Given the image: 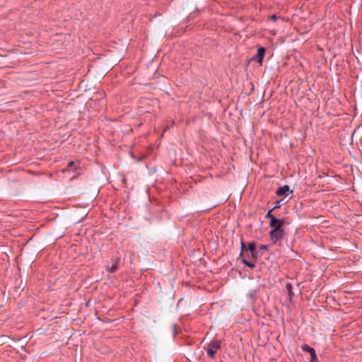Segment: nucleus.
<instances>
[{"label":"nucleus","mask_w":362,"mask_h":362,"mask_svg":"<svg viewBox=\"0 0 362 362\" xmlns=\"http://www.w3.org/2000/svg\"><path fill=\"white\" fill-rule=\"evenodd\" d=\"M242 262H243V263L245 265H246V266H247V267H250V268H254V267H255V263H253V262H251V261H248V260L246 259V257H243V258H242Z\"/></svg>","instance_id":"nucleus-10"},{"label":"nucleus","mask_w":362,"mask_h":362,"mask_svg":"<svg viewBox=\"0 0 362 362\" xmlns=\"http://www.w3.org/2000/svg\"><path fill=\"white\" fill-rule=\"evenodd\" d=\"M118 269H119V266H118L117 262L114 263L111 266L106 267V270L111 273H114Z\"/></svg>","instance_id":"nucleus-9"},{"label":"nucleus","mask_w":362,"mask_h":362,"mask_svg":"<svg viewBox=\"0 0 362 362\" xmlns=\"http://www.w3.org/2000/svg\"><path fill=\"white\" fill-rule=\"evenodd\" d=\"M269 235L272 243L276 244L284 238V230H270Z\"/></svg>","instance_id":"nucleus-2"},{"label":"nucleus","mask_w":362,"mask_h":362,"mask_svg":"<svg viewBox=\"0 0 362 362\" xmlns=\"http://www.w3.org/2000/svg\"><path fill=\"white\" fill-rule=\"evenodd\" d=\"M274 211V210H272V209H269V210L267 211V213L266 214V215H265V217H266L267 218L269 219V220H270V221H271L272 219H277V218H276V217L272 214V211Z\"/></svg>","instance_id":"nucleus-12"},{"label":"nucleus","mask_w":362,"mask_h":362,"mask_svg":"<svg viewBox=\"0 0 362 362\" xmlns=\"http://www.w3.org/2000/svg\"><path fill=\"white\" fill-rule=\"evenodd\" d=\"M310 362H318V358L317 354H315L314 356H310Z\"/></svg>","instance_id":"nucleus-17"},{"label":"nucleus","mask_w":362,"mask_h":362,"mask_svg":"<svg viewBox=\"0 0 362 362\" xmlns=\"http://www.w3.org/2000/svg\"><path fill=\"white\" fill-rule=\"evenodd\" d=\"M286 223V220L284 218H277V219H272L269 222V226L272 228L271 230H284L283 226Z\"/></svg>","instance_id":"nucleus-3"},{"label":"nucleus","mask_w":362,"mask_h":362,"mask_svg":"<svg viewBox=\"0 0 362 362\" xmlns=\"http://www.w3.org/2000/svg\"><path fill=\"white\" fill-rule=\"evenodd\" d=\"M247 249L246 245H245L243 241H241V253L240 255V257H244L245 256V250Z\"/></svg>","instance_id":"nucleus-13"},{"label":"nucleus","mask_w":362,"mask_h":362,"mask_svg":"<svg viewBox=\"0 0 362 362\" xmlns=\"http://www.w3.org/2000/svg\"><path fill=\"white\" fill-rule=\"evenodd\" d=\"M286 289L288 295L289 300H291V298L294 296V293L293 291V285L291 283H287L286 284Z\"/></svg>","instance_id":"nucleus-7"},{"label":"nucleus","mask_w":362,"mask_h":362,"mask_svg":"<svg viewBox=\"0 0 362 362\" xmlns=\"http://www.w3.org/2000/svg\"><path fill=\"white\" fill-rule=\"evenodd\" d=\"M255 294H256V291H255V290H253V291H252L250 292V298H251L252 300L254 299Z\"/></svg>","instance_id":"nucleus-18"},{"label":"nucleus","mask_w":362,"mask_h":362,"mask_svg":"<svg viewBox=\"0 0 362 362\" xmlns=\"http://www.w3.org/2000/svg\"><path fill=\"white\" fill-rule=\"evenodd\" d=\"M221 341L217 339H214L211 341L207 346L204 347V349L206 351L208 356L213 359L216 356V354L218 349H221Z\"/></svg>","instance_id":"nucleus-1"},{"label":"nucleus","mask_w":362,"mask_h":362,"mask_svg":"<svg viewBox=\"0 0 362 362\" xmlns=\"http://www.w3.org/2000/svg\"><path fill=\"white\" fill-rule=\"evenodd\" d=\"M281 202L280 201H277L275 202V204L273 208H272V210H274V209H279L281 207Z\"/></svg>","instance_id":"nucleus-16"},{"label":"nucleus","mask_w":362,"mask_h":362,"mask_svg":"<svg viewBox=\"0 0 362 362\" xmlns=\"http://www.w3.org/2000/svg\"><path fill=\"white\" fill-rule=\"evenodd\" d=\"M293 190L290 189V187L288 185H284L283 187H280L277 189L276 192V194L277 196H286L287 197L288 195V193H292Z\"/></svg>","instance_id":"nucleus-4"},{"label":"nucleus","mask_w":362,"mask_h":362,"mask_svg":"<svg viewBox=\"0 0 362 362\" xmlns=\"http://www.w3.org/2000/svg\"><path fill=\"white\" fill-rule=\"evenodd\" d=\"M254 252L256 251V243L255 242H250L248 243L247 249L245 250L246 253L252 252L253 255Z\"/></svg>","instance_id":"nucleus-8"},{"label":"nucleus","mask_w":362,"mask_h":362,"mask_svg":"<svg viewBox=\"0 0 362 362\" xmlns=\"http://www.w3.org/2000/svg\"><path fill=\"white\" fill-rule=\"evenodd\" d=\"M301 349L303 351L309 353L310 354V356L316 354L315 350L313 347L308 346V344H303L301 346Z\"/></svg>","instance_id":"nucleus-6"},{"label":"nucleus","mask_w":362,"mask_h":362,"mask_svg":"<svg viewBox=\"0 0 362 362\" xmlns=\"http://www.w3.org/2000/svg\"><path fill=\"white\" fill-rule=\"evenodd\" d=\"M261 248H262V250H267V245H261Z\"/></svg>","instance_id":"nucleus-19"},{"label":"nucleus","mask_w":362,"mask_h":362,"mask_svg":"<svg viewBox=\"0 0 362 362\" xmlns=\"http://www.w3.org/2000/svg\"><path fill=\"white\" fill-rule=\"evenodd\" d=\"M265 51H266L265 48L263 47H261L258 49L257 53L255 56V58L257 59L258 63H259L260 64H262V62L263 61Z\"/></svg>","instance_id":"nucleus-5"},{"label":"nucleus","mask_w":362,"mask_h":362,"mask_svg":"<svg viewBox=\"0 0 362 362\" xmlns=\"http://www.w3.org/2000/svg\"><path fill=\"white\" fill-rule=\"evenodd\" d=\"M269 20L272 21H276L278 18H279V16H277L276 14H272L269 17Z\"/></svg>","instance_id":"nucleus-15"},{"label":"nucleus","mask_w":362,"mask_h":362,"mask_svg":"<svg viewBox=\"0 0 362 362\" xmlns=\"http://www.w3.org/2000/svg\"><path fill=\"white\" fill-rule=\"evenodd\" d=\"M246 259H254L255 260H256L257 259V252H254L253 253V255H252V252H249V253H245V256Z\"/></svg>","instance_id":"nucleus-11"},{"label":"nucleus","mask_w":362,"mask_h":362,"mask_svg":"<svg viewBox=\"0 0 362 362\" xmlns=\"http://www.w3.org/2000/svg\"><path fill=\"white\" fill-rule=\"evenodd\" d=\"M76 164L78 165V164L77 163L74 162V161L69 162L68 163L67 168H66V171H71L72 170L71 169L72 166H75Z\"/></svg>","instance_id":"nucleus-14"}]
</instances>
